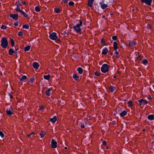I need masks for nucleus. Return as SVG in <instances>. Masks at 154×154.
<instances>
[{
    "mask_svg": "<svg viewBox=\"0 0 154 154\" xmlns=\"http://www.w3.org/2000/svg\"><path fill=\"white\" fill-rule=\"evenodd\" d=\"M1 46L3 48L5 49L8 46V40L6 37H3L1 39Z\"/></svg>",
    "mask_w": 154,
    "mask_h": 154,
    "instance_id": "obj_1",
    "label": "nucleus"
},
{
    "mask_svg": "<svg viewBox=\"0 0 154 154\" xmlns=\"http://www.w3.org/2000/svg\"><path fill=\"white\" fill-rule=\"evenodd\" d=\"M109 67V66L108 64H104L101 68V71L102 72L105 73L108 71Z\"/></svg>",
    "mask_w": 154,
    "mask_h": 154,
    "instance_id": "obj_2",
    "label": "nucleus"
},
{
    "mask_svg": "<svg viewBox=\"0 0 154 154\" xmlns=\"http://www.w3.org/2000/svg\"><path fill=\"white\" fill-rule=\"evenodd\" d=\"M57 33L53 32L49 35V38L52 40H55L58 38V36L57 35Z\"/></svg>",
    "mask_w": 154,
    "mask_h": 154,
    "instance_id": "obj_3",
    "label": "nucleus"
},
{
    "mask_svg": "<svg viewBox=\"0 0 154 154\" xmlns=\"http://www.w3.org/2000/svg\"><path fill=\"white\" fill-rule=\"evenodd\" d=\"M138 102L139 103L140 105H144L148 103L147 101L143 99H140L138 100Z\"/></svg>",
    "mask_w": 154,
    "mask_h": 154,
    "instance_id": "obj_4",
    "label": "nucleus"
},
{
    "mask_svg": "<svg viewBox=\"0 0 154 154\" xmlns=\"http://www.w3.org/2000/svg\"><path fill=\"white\" fill-rule=\"evenodd\" d=\"M57 142L53 139H52L51 142V147L53 148H55L57 147Z\"/></svg>",
    "mask_w": 154,
    "mask_h": 154,
    "instance_id": "obj_5",
    "label": "nucleus"
},
{
    "mask_svg": "<svg viewBox=\"0 0 154 154\" xmlns=\"http://www.w3.org/2000/svg\"><path fill=\"white\" fill-rule=\"evenodd\" d=\"M152 0H141V2L145 3L148 5H151L152 2Z\"/></svg>",
    "mask_w": 154,
    "mask_h": 154,
    "instance_id": "obj_6",
    "label": "nucleus"
},
{
    "mask_svg": "<svg viewBox=\"0 0 154 154\" xmlns=\"http://www.w3.org/2000/svg\"><path fill=\"white\" fill-rule=\"evenodd\" d=\"M73 28L78 33H80L81 32V29L80 27L77 25L74 26L73 27Z\"/></svg>",
    "mask_w": 154,
    "mask_h": 154,
    "instance_id": "obj_7",
    "label": "nucleus"
},
{
    "mask_svg": "<svg viewBox=\"0 0 154 154\" xmlns=\"http://www.w3.org/2000/svg\"><path fill=\"white\" fill-rule=\"evenodd\" d=\"M114 2V1L111 0H102V3H106L107 4L109 5H111Z\"/></svg>",
    "mask_w": 154,
    "mask_h": 154,
    "instance_id": "obj_8",
    "label": "nucleus"
},
{
    "mask_svg": "<svg viewBox=\"0 0 154 154\" xmlns=\"http://www.w3.org/2000/svg\"><path fill=\"white\" fill-rule=\"evenodd\" d=\"M13 109L11 107L7 109L6 112L8 115L10 116L13 114Z\"/></svg>",
    "mask_w": 154,
    "mask_h": 154,
    "instance_id": "obj_9",
    "label": "nucleus"
},
{
    "mask_svg": "<svg viewBox=\"0 0 154 154\" xmlns=\"http://www.w3.org/2000/svg\"><path fill=\"white\" fill-rule=\"evenodd\" d=\"M32 66L35 69L37 70L38 69L39 65L38 63L34 62L32 64Z\"/></svg>",
    "mask_w": 154,
    "mask_h": 154,
    "instance_id": "obj_10",
    "label": "nucleus"
},
{
    "mask_svg": "<svg viewBox=\"0 0 154 154\" xmlns=\"http://www.w3.org/2000/svg\"><path fill=\"white\" fill-rule=\"evenodd\" d=\"M109 52V51L107 48H104L102 52V54L103 55H106Z\"/></svg>",
    "mask_w": 154,
    "mask_h": 154,
    "instance_id": "obj_11",
    "label": "nucleus"
},
{
    "mask_svg": "<svg viewBox=\"0 0 154 154\" xmlns=\"http://www.w3.org/2000/svg\"><path fill=\"white\" fill-rule=\"evenodd\" d=\"M10 17L15 20H17L18 19L17 14H11L10 15Z\"/></svg>",
    "mask_w": 154,
    "mask_h": 154,
    "instance_id": "obj_12",
    "label": "nucleus"
},
{
    "mask_svg": "<svg viewBox=\"0 0 154 154\" xmlns=\"http://www.w3.org/2000/svg\"><path fill=\"white\" fill-rule=\"evenodd\" d=\"M72 77L75 80L77 81H79V77L76 74H74L72 75Z\"/></svg>",
    "mask_w": 154,
    "mask_h": 154,
    "instance_id": "obj_13",
    "label": "nucleus"
},
{
    "mask_svg": "<svg viewBox=\"0 0 154 154\" xmlns=\"http://www.w3.org/2000/svg\"><path fill=\"white\" fill-rule=\"evenodd\" d=\"M102 2H100L99 3V4L101 5V8L103 9H104L108 7L107 5L105 4L104 3H103V4H102Z\"/></svg>",
    "mask_w": 154,
    "mask_h": 154,
    "instance_id": "obj_14",
    "label": "nucleus"
},
{
    "mask_svg": "<svg viewBox=\"0 0 154 154\" xmlns=\"http://www.w3.org/2000/svg\"><path fill=\"white\" fill-rule=\"evenodd\" d=\"M137 43L134 41H130L129 43V46L130 47H133L134 46L136 45Z\"/></svg>",
    "mask_w": 154,
    "mask_h": 154,
    "instance_id": "obj_15",
    "label": "nucleus"
},
{
    "mask_svg": "<svg viewBox=\"0 0 154 154\" xmlns=\"http://www.w3.org/2000/svg\"><path fill=\"white\" fill-rule=\"evenodd\" d=\"M94 0H89L88 2V5L90 7H91L93 6V3L94 2Z\"/></svg>",
    "mask_w": 154,
    "mask_h": 154,
    "instance_id": "obj_16",
    "label": "nucleus"
},
{
    "mask_svg": "<svg viewBox=\"0 0 154 154\" xmlns=\"http://www.w3.org/2000/svg\"><path fill=\"white\" fill-rule=\"evenodd\" d=\"M57 120V117L56 116H54L53 118H50L49 121L53 123H55Z\"/></svg>",
    "mask_w": 154,
    "mask_h": 154,
    "instance_id": "obj_17",
    "label": "nucleus"
},
{
    "mask_svg": "<svg viewBox=\"0 0 154 154\" xmlns=\"http://www.w3.org/2000/svg\"><path fill=\"white\" fill-rule=\"evenodd\" d=\"M113 46L114 50L116 51L118 49L117 43L116 42H114L113 44Z\"/></svg>",
    "mask_w": 154,
    "mask_h": 154,
    "instance_id": "obj_18",
    "label": "nucleus"
},
{
    "mask_svg": "<svg viewBox=\"0 0 154 154\" xmlns=\"http://www.w3.org/2000/svg\"><path fill=\"white\" fill-rule=\"evenodd\" d=\"M127 114V112L125 110L123 111L120 114V116L121 117H124Z\"/></svg>",
    "mask_w": 154,
    "mask_h": 154,
    "instance_id": "obj_19",
    "label": "nucleus"
},
{
    "mask_svg": "<svg viewBox=\"0 0 154 154\" xmlns=\"http://www.w3.org/2000/svg\"><path fill=\"white\" fill-rule=\"evenodd\" d=\"M148 119L150 120H154V115H149L147 117Z\"/></svg>",
    "mask_w": 154,
    "mask_h": 154,
    "instance_id": "obj_20",
    "label": "nucleus"
},
{
    "mask_svg": "<svg viewBox=\"0 0 154 154\" xmlns=\"http://www.w3.org/2000/svg\"><path fill=\"white\" fill-rule=\"evenodd\" d=\"M77 71L80 74H82L83 73V69L81 67H78L77 69Z\"/></svg>",
    "mask_w": 154,
    "mask_h": 154,
    "instance_id": "obj_21",
    "label": "nucleus"
},
{
    "mask_svg": "<svg viewBox=\"0 0 154 154\" xmlns=\"http://www.w3.org/2000/svg\"><path fill=\"white\" fill-rule=\"evenodd\" d=\"M14 52V49L12 48H10L8 51V54L10 55H12Z\"/></svg>",
    "mask_w": 154,
    "mask_h": 154,
    "instance_id": "obj_22",
    "label": "nucleus"
},
{
    "mask_svg": "<svg viewBox=\"0 0 154 154\" xmlns=\"http://www.w3.org/2000/svg\"><path fill=\"white\" fill-rule=\"evenodd\" d=\"M27 77L25 75H23L22 77L20 79V80L21 81H23L26 79Z\"/></svg>",
    "mask_w": 154,
    "mask_h": 154,
    "instance_id": "obj_23",
    "label": "nucleus"
},
{
    "mask_svg": "<svg viewBox=\"0 0 154 154\" xmlns=\"http://www.w3.org/2000/svg\"><path fill=\"white\" fill-rule=\"evenodd\" d=\"M50 89L49 88L45 92L46 94L48 97L50 96Z\"/></svg>",
    "mask_w": 154,
    "mask_h": 154,
    "instance_id": "obj_24",
    "label": "nucleus"
},
{
    "mask_svg": "<svg viewBox=\"0 0 154 154\" xmlns=\"http://www.w3.org/2000/svg\"><path fill=\"white\" fill-rule=\"evenodd\" d=\"M128 107L130 108H131V106L133 105V102L131 100H129V101H128Z\"/></svg>",
    "mask_w": 154,
    "mask_h": 154,
    "instance_id": "obj_25",
    "label": "nucleus"
},
{
    "mask_svg": "<svg viewBox=\"0 0 154 154\" xmlns=\"http://www.w3.org/2000/svg\"><path fill=\"white\" fill-rule=\"evenodd\" d=\"M45 134L46 133L45 131H41V133L40 134V135L42 138H43L44 137Z\"/></svg>",
    "mask_w": 154,
    "mask_h": 154,
    "instance_id": "obj_26",
    "label": "nucleus"
},
{
    "mask_svg": "<svg viewBox=\"0 0 154 154\" xmlns=\"http://www.w3.org/2000/svg\"><path fill=\"white\" fill-rule=\"evenodd\" d=\"M148 63V60L146 59H144L142 61V63L145 66Z\"/></svg>",
    "mask_w": 154,
    "mask_h": 154,
    "instance_id": "obj_27",
    "label": "nucleus"
},
{
    "mask_svg": "<svg viewBox=\"0 0 154 154\" xmlns=\"http://www.w3.org/2000/svg\"><path fill=\"white\" fill-rule=\"evenodd\" d=\"M106 42L105 39L104 38H102L100 42L103 45V46H106V45L105 43Z\"/></svg>",
    "mask_w": 154,
    "mask_h": 154,
    "instance_id": "obj_28",
    "label": "nucleus"
},
{
    "mask_svg": "<svg viewBox=\"0 0 154 154\" xmlns=\"http://www.w3.org/2000/svg\"><path fill=\"white\" fill-rule=\"evenodd\" d=\"M54 11L56 13H59L60 12V10L58 8H55L54 9Z\"/></svg>",
    "mask_w": 154,
    "mask_h": 154,
    "instance_id": "obj_29",
    "label": "nucleus"
},
{
    "mask_svg": "<svg viewBox=\"0 0 154 154\" xmlns=\"http://www.w3.org/2000/svg\"><path fill=\"white\" fill-rule=\"evenodd\" d=\"M141 58L140 56H138L135 57V60L137 62H139L141 60Z\"/></svg>",
    "mask_w": 154,
    "mask_h": 154,
    "instance_id": "obj_30",
    "label": "nucleus"
},
{
    "mask_svg": "<svg viewBox=\"0 0 154 154\" xmlns=\"http://www.w3.org/2000/svg\"><path fill=\"white\" fill-rule=\"evenodd\" d=\"M10 41L11 43V45L12 47H13L15 45V43L14 41L13 40V39L11 38H10Z\"/></svg>",
    "mask_w": 154,
    "mask_h": 154,
    "instance_id": "obj_31",
    "label": "nucleus"
},
{
    "mask_svg": "<svg viewBox=\"0 0 154 154\" xmlns=\"http://www.w3.org/2000/svg\"><path fill=\"white\" fill-rule=\"evenodd\" d=\"M50 77V75H44L43 77L45 79L48 80L49 79Z\"/></svg>",
    "mask_w": 154,
    "mask_h": 154,
    "instance_id": "obj_32",
    "label": "nucleus"
},
{
    "mask_svg": "<svg viewBox=\"0 0 154 154\" xmlns=\"http://www.w3.org/2000/svg\"><path fill=\"white\" fill-rule=\"evenodd\" d=\"M115 88L113 86L111 85L109 88V89L111 90V92H113L114 91Z\"/></svg>",
    "mask_w": 154,
    "mask_h": 154,
    "instance_id": "obj_33",
    "label": "nucleus"
},
{
    "mask_svg": "<svg viewBox=\"0 0 154 154\" xmlns=\"http://www.w3.org/2000/svg\"><path fill=\"white\" fill-rule=\"evenodd\" d=\"M30 46L25 47L24 48V51H28L30 50Z\"/></svg>",
    "mask_w": 154,
    "mask_h": 154,
    "instance_id": "obj_34",
    "label": "nucleus"
},
{
    "mask_svg": "<svg viewBox=\"0 0 154 154\" xmlns=\"http://www.w3.org/2000/svg\"><path fill=\"white\" fill-rule=\"evenodd\" d=\"M22 28L23 29H28L29 28V26L28 25L26 24H24L22 26Z\"/></svg>",
    "mask_w": 154,
    "mask_h": 154,
    "instance_id": "obj_35",
    "label": "nucleus"
},
{
    "mask_svg": "<svg viewBox=\"0 0 154 154\" xmlns=\"http://www.w3.org/2000/svg\"><path fill=\"white\" fill-rule=\"evenodd\" d=\"M20 13L23 14V15L25 17H27L28 16V15L22 10V11H21V12Z\"/></svg>",
    "mask_w": 154,
    "mask_h": 154,
    "instance_id": "obj_36",
    "label": "nucleus"
},
{
    "mask_svg": "<svg viewBox=\"0 0 154 154\" xmlns=\"http://www.w3.org/2000/svg\"><path fill=\"white\" fill-rule=\"evenodd\" d=\"M35 10L37 12H39L40 11L41 9L38 6H37L35 7Z\"/></svg>",
    "mask_w": 154,
    "mask_h": 154,
    "instance_id": "obj_37",
    "label": "nucleus"
},
{
    "mask_svg": "<svg viewBox=\"0 0 154 154\" xmlns=\"http://www.w3.org/2000/svg\"><path fill=\"white\" fill-rule=\"evenodd\" d=\"M74 5V3L72 1H70L69 3V6H73Z\"/></svg>",
    "mask_w": 154,
    "mask_h": 154,
    "instance_id": "obj_38",
    "label": "nucleus"
},
{
    "mask_svg": "<svg viewBox=\"0 0 154 154\" xmlns=\"http://www.w3.org/2000/svg\"><path fill=\"white\" fill-rule=\"evenodd\" d=\"M95 8L98 11H99V6L97 4H95L94 5Z\"/></svg>",
    "mask_w": 154,
    "mask_h": 154,
    "instance_id": "obj_39",
    "label": "nucleus"
},
{
    "mask_svg": "<svg viewBox=\"0 0 154 154\" xmlns=\"http://www.w3.org/2000/svg\"><path fill=\"white\" fill-rule=\"evenodd\" d=\"M39 109L40 110L43 111L44 110L45 108L43 106L41 105L39 106Z\"/></svg>",
    "mask_w": 154,
    "mask_h": 154,
    "instance_id": "obj_40",
    "label": "nucleus"
},
{
    "mask_svg": "<svg viewBox=\"0 0 154 154\" xmlns=\"http://www.w3.org/2000/svg\"><path fill=\"white\" fill-rule=\"evenodd\" d=\"M15 10L18 12H19L20 13L21 12V11H22V10H20V8L18 7H17L16 8H15Z\"/></svg>",
    "mask_w": 154,
    "mask_h": 154,
    "instance_id": "obj_41",
    "label": "nucleus"
},
{
    "mask_svg": "<svg viewBox=\"0 0 154 154\" xmlns=\"http://www.w3.org/2000/svg\"><path fill=\"white\" fill-rule=\"evenodd\" d=\"M112 38L113 41H116L117 39V36L115 35L113 36L112 37Z\"/></svg>",
    "mask_w": 154,
    "mask_h": 154,
    "instance_id": "obj_42",
    "label": "nucleus"
},
{
    "mask_svg": "<svg viewBox=\"0 0 154 154\" xmlns=\"http://www.w3.org/2000/svg\"><path fill=\"white\" fill-rule=\"evenodd\" d=\"M0 136L2 138H4L5 136L4 134L1 131H0Z\"/></svg>",
    "mask_w": 154,
    "mask_h": 154,
    "instance_id": "obj_43",
    "label": "nucleus"
},
{
    "mask_svg": "<svg viewBox=\"0 0 154 154\" xmlns=\"http://www.w3.org/2000/svg\"><path fill=\"white\" fill-rule=\"evenodd\" d=\"M79 23L78 24H77V25L79 26L80 27L82 26V22L81 20H80L79 21Z\"/></svg>",
    "mask_w": 154,
    "mask_h": 154,
    "instance_id": "obj_44",
    "label": "nucleus"
},
{
    "mask_svg": "<svg viewBox=\"0 0 154 154\" xmlns=\"http://www.w3.org/2000/svg\"><path fill=\"white\" fill-rule=\"evenodd\" d=\"M23 34L22 31H20L18 32V35L19 36H22L23 35Z\"/></svg>",
    "mask_w": 154,
    "mask_h": 154,
    "instance_id": "obj_45",
    "label": "nucleus"
},
{
    "mask_svg": "<svg viewBox=\"0 0 154 154\" xmlns=\"http://www.w3.org/2000/svg\"><path fill=\"white\" fill-rule=\"evenodd\" d=\"M7 27V26L3 25H2L1 28L3 29H5Z\"/></svg>",
    "mask_w": 154,
    "mask_h": 154,
    "instance_id": "obj_46",
    "label": "nucleus"
},
{
    "mask_svg": "<svg viewBox=\"0 0 154 154\" xmlns=\"http://www.w3.org/2000/svg\"><path fill=\"white\" fill-rule=\"evenodd\" d=\"M147 28L148 29H150L152 27V26L150 24H148L147 26Z\"/></svg>",
    "mask_w": 154,
    "mask_h": 154,
    "instance_id": "obj_47",
    "label": "nucleus"
},
{
    "mask_svg": "<svg viewBox=\"0 0 154 154\" xmlns=\"http://www.w3.org/2000/svg\"><path fill=\"white\" fill-rule=\"evenodd\" d=\"M94 74L95 75L97 76H100V73H98L97 72H96L95 73H94Z\"/></svg>",
    "mask_w": 154,
    "mask_h": 154,
    "instance_id": "obj_48",
    "label": "nucleus"
},
{
    "mask_svg": "<svg viewBox=\"0 0 154 154\" xmlns=\"http://www.w3.org/2000/svg\"><path fill=\"white\" fill-rule=\"evenodd\" d=\"M102 144L104 145H106V141L104 140Z\"/></svg>",
    "mask_w": 154,
    "mask_h": 154,
    "instance_id": "obj_49",
    "label": "nucleus"
},
{
    "mask_svg": "<svg viewBox=\"0 0 154 154\" xmlns=\"http://www.w3.org/2000/svg\"><path fill=\"white\" fill-rule=\"evenodd\" d=\"M19 3V0L17 1H16V3L15 4V5H17V7H18V4Z\"/></svg>",
    "mask_w": 154,
    "mask_h": 154,
    "instance_id": "obj_50",
    "label": "nucleus"
},
{
    "mask_svg": "<svg viewBox=\"0 0 154 154\" xmlns=\"http://www.w3.org/2000/svg\"><path fill=\"white\" fill-rule=\"evenodd\" d=\"M33 80H34V79L33 78H31L30 79V81H29V82L30 83H32V82H33Z\"/></svg>",
    "mask_w": 154,
    "mask_h": 154,
    "instance_id": "obj_51",
    "label": "nucleus"
},
{
    "mask_svg": "<svg viewBox=\"0 0 154 154\" xmlns=\"http://www.w3.org/2000/svg\"><path fill=\"white\" fill-rule=\"evenodd\" d=\"M68 0H63L64 4H66L68 3Z\"/></svg>",
    "mask_w": 154,
    "mask_h": 154,
    "instance_id": "obj_52",
    "label": "nucleus"
},
{
    "mask_svg": "<svg viewBox=\"0 0 154 154\" xmlns=\"http://www.w3.org/2000/svg\"><path fill=\"white\" fill-rule=\"evenodd\" d=\"M8 95L10 97V98H11V99H12L13 98V96H12V95L10 93H9V94H8Z\"/></svg>",
    "mask_w": 154,
    "mask_h": 154,
    "instance_id": "obj_53",
    "label": "nucleus"
},
{
    "mask_svg": "<svg viewBox=\"0 0 154 154\" xmlns=\"http://www.w3.org/2000/svg\"><path fill=\"white\" fill-rule=\"evenodd\" d=\"M14 25L15 26H17L18 25V22H16V23H15L14 24Z\"/></svg>",
    "mask_w": 154,
    "mask_h": 154,
    "instance_id": "obj_54",
    "label": "nucleus"
},
{
    "mask_svg": "<svg viewBox=\"0 0 154 154\" xmlns=\"http://www.w3.org/2000/svg\"><path fill=\"white\" fill-rule=\"evenodd\" d=\"M147 98L148 100H150L152 99V98L150 96H149L147 97Z\"/></svg>",
    "mask_w": 154,
    "mask_h": 154,
    "instance_id": "obj_55",
    "label": "nucleus"
},
{
    "mask_svg": "<svg viewBox=\"0 0 154 154\" xmlns=\"http://www.w3.org/2000/svg\"><path fill=\"white\" fill-rule=\"evenodd\" d=\"M116 124V121H113L112 122V124H113V125H115Z\"/></svg>",
    "mask_w": 154,
    "mask_h": 154,
    "instance_id": "obj_56",
    "label": "nucleus"
},
{
    "mask_svg": "<svg viewBox=\"0 0 154 154\" xmlns=\"http://www.w3.org/2000/svg\"><path fill=\"white\" fill-rule=\"evenodd\" d=\"M115 54H116V55H118L119 54V52L117 51V50L115 51Z\"/></svg>",
    "mask_w": 154,
    "mask_h": 154,
    "instance_id": "obj_57",
    "label": "nucleus"
},
{
    "mask_svg": "<svg viewBox=\"0 0 154 154\" xmlns=\"http://www.w3.org/2000/svg\"><path fill=\"white\" fill-rule=\"evenodd\" d=\"M14 54L15 55H16V56H17L18 54V52L17 51H14Z\"/></svg>",
    "mask_w": 154,
    "mask_h": 154,
    "instance_id": "obj_58",
    "label": "nucleus"
},
{
    "mask_svg": "<svg viewBox=\"0 0 154 154\" xmlns=\"http://www.w3.org/2000/svg\"><path fill=\"white\" fill-rule=\"evenodd\" d=\"M66 33H67L65 31L63 32V33H62V34L63 35H65L66 34Z\"/></svg>",
    "mask_w": 154,
    "mask_h": 154,
    "instance_id": "obj_59",
    "label": "nucleus"
},
{
    "mask_svg": "<svg viewBox=\"0 0 154 154\" xmlns=\"http://www.w3.org/2000/svg\"><path fill=\"white\" fill-rule=\"evenodd\" d=\"M81 127L82 128H84L85 127V126L84 124H82L81 125Z\"/></svg>",
    "mask_w": 154,
    "mask_h": 154,
    "instance_id": "obj_60",
    "label": "nucleus"
},
{
    "mask_svg": "<svg viewBox=\"0 0 154 154\" xmlns=\"http://www.w3.org/2000/svg\"><path fill=\"white\" fill-rule=\"evenodd\" d=\"M57 42L58 43H59L60 42V40L58 39L57 41Z\"/></svg>",
    "mask_w": 154,
    "mask_h": 154,
    "instance_id": "obj_61",
    "label": "nucleus"
},
{
    "mask_svg": "<svg viewBox=\"0 0 154 154\" xmlns=\"http://www.w3.org/2000/svg\"><path fill=\"white\" fill-rule=\"evenodd\" d=\"M31 135H32L31 134H29L27 136L29 137H30Z\"/></svg>",
    "mask_w": 154,
    "mask_h": 154,
    "instance_id": "obj_62",
    "label": "nucleus"
},
{
    "mask_svg": "<svg viewBox=\"0 0 154 154\" xmlns=\"http://www.w3.org/2000/svg\"><path fill=\"white\" fill-rule=\"evenodd\" d=\"M31 134H32V135H34L35 134V133L34 132H32V133H31Z\"/></svg>",
    "mask_w": 154,
    "mask_h": 154,
    "instance_id": "obj_63",
    "label": "nucleus"
},
{
    "mask_svg": "<svg viewBox=\"0 0 154 154\" xmlns=\"http://www.w3.org/2000/svg\"><path fill=\"white\" fill-rule=\"evenodd\" d=\"M18 50V48H15V51H17Z\"/></svg>",
    "mask_w": 154,
    "mask_h": 154,
    "instance_id": "obj_64",
    "label": "nucleus"
}]
</instances>
